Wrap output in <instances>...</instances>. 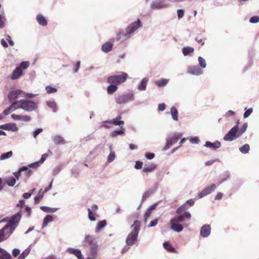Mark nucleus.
Wrapping results in <instances>:
<instances>
[{
    "instance_id": "51",
    "label": "nucleus",
    "mask_w": 259,
    "mask_h": 259,
    "mask_svg": "<svg viewBox=\"0 0 259 259\" xmlns=\"http://www.w3.org/2000/svg\"><path fill=\"white\" fill-rule=\"evenodd\" d=\"M30 249L29 248H26L22 253L19 255L18 259H25V257L29 254Z\"/></svg>"
},
{
    "instance_id": "1",
    "label": "nucleus",
    "mask_w": 259,
    "mask_h": 259,
    "mask_svg": "<svg viewBox=\"0 0 259 259\" xmlns=\"http://www.w3.org/2000/svg\"><path fill=\"white\" fill-rule=\"evenodd\" d=\"M13 92H19L16 97L18 109H22L28 112L37 110L38 102L31 99L35 96V94L28 93L20 89L14 90Z\"/></svg>"
},
{
    "instance_id": "61",
    "label": "nucleus",
    "mask_w": 259,
    "mask_h": 259,
    "mask_svg": "<svg viewBox=\"0 0 259 259\" xmlns=\"http://www.w3.org/2000/svg\"><path fill=\"white\" fill-rule=\"evenodd\" d=\"M143 163L140 161L135 162V168L137 169H140L142 168Z\"/></svg>"
},
{
    "instance_id": "41",
    "label": "nucleus",
    "mask_w": 259,
    "mask_h": 259,
    "mask_svg": "<svg viewBox=\"0 0 259 259\" xmlns=\"http://www.w3.org/2000/svg\"><path fill=\"white\" fill-rule=\"evenodd\" d=\"M168 82V79H161L156 81L155 83L158 87H162L166 85Z\"/></svg>"
},
{
    "instance_id": "64",
    "label": "nucleus",
    "mask_w": 259,
    "mask_h": 259,
    "mask_svg": "<svg viewBox=\"0 0 259 259\" xmlns=\"http://www.w3.org/2000/svg\"><path fill=\"white\" fill-rule=\"evenodd\" d=\"M48 155L47 153L43 154L41 155V157L40 158V159L39 160V162L40 164H42L47 159L48 157Z\"/></svg>"
},
{
    "instance_id": "52",
    "label": "nucleus",
    "mask_w": 259,
    "mask_h": 259,
    "mask_svg": "<svg viewBox=\"0 0 259 259\" xmlns=\"http://www.w3.org/2000/svg\"><path fill=\"white\" fill-rule=\"evenodd\" d=\"M247 128V123H244L241 128L240 130H238V136H239V137H240L243 134H244L246 132Z\"/></svg>"
},
{
    "instance_id": "33",
    "label": "nucleus",
    "mask_w": 259,
    "mask_h": 259,
    "mask_svg": "<svg viewBox=\"0 0 259 259\" xmlns=\"http://www.w3.org/2000/svg\"><path fill=\"white\" fill-rule=\"evenodd\" d=\"M46 104L48 107L51 108L54 112L57 111V104L54 99L47 101Z\"/></svg>"
},
{
    "instance_id": "16",
    "label": "nucleus",
    "mask_w": 259,
    "mask_h": 259,
    "mask_svg": "<svg viewBox=\"0 0 259 259\" xmlns=\"http://www.w3.org/2000/svg\"><path fill=\"white\" fill-rule=\"evenodd\" d=\"M121 116L119 115L116 117L111 120H105V122L114 125H118L120 127L122 128L124 124V122L123 120H121Z\"/></svg>"
},
{
    "instance_id": "36",
    "label": "nucleus",
    "mask_w": 259,
    "mask_h": 259,
    "mask_svg": "<svg viewBox=\"0 0 259 259\" xmlns=\"http://www.w3.org/2000/svg\"><path fill=\"white\" fill-rule=\"evenodd\" d=\"M107 225V222L106 220L99 221L95 228V232L98 233L102 229L104 228Z\"/></svg>"
},
{
    "instance_id": "7",
    "label": "nucleus",
    "mask_w": 259,
    "mask_h": 259,
    "mask_svg": "<svg viewBox=\"0 0 259 259\" xmlns=\"http://www.w3.org/2000/svg\"><path fill=\"white\" fill-rule=\"evenodd\" d=\"M149 0H145L147 3ZM169 5L165 0H154L150 5V8L151 10H161L167 8Z\"/></svg>"
},
{
    "instance_id": "54",
    "label": "nucleus",
    "mask_w": 259,
    "mask_h": 259,
    "mask_svg": "<svg viewBox=\"0 0 259 259\" xmlns=\"http://www.w3.org/2000/svg\"><path fill=\"white\" fill-rule=\"evenodd\" d=\"M46 91L48 94L55 93L57 92V89L51 86H47L46 87Z\"/></svg>"
},
{
    "instance_id": "58",
    "label": "nucleus",
    "mask_w": 259,
    "mask_h": 259,
    "mask_svg": "<svg viewBox=\"0 0 259 259\" xmlns=\"http://www.w3.org/2000/svg\"><path fill=\"white\" fill-rule=\"evenodd\" d=\"M29 65V62L28 61H23L21 63L20 66L19 67H20V68H23L24 69H26Z\"/></svg>"
},
{
    "instance_id": "63",
    "label": "nucleus",
    "mask_w": 259,
    "mask_h": 259,
    "mask_svg": "<svg viewBox=\"0 0 259 259\" xmlns=\"http://www.w3.org/2000/svg\"><path fill=\"white\" fill-rule=\"evenodd\" d=\"M5 18L0 14V28H3L5 26Z\"/></svg>"
},
{
    "instance_id": "6",
    "label": "nucleus",
    "mask_w": 259,
    "mask_h": 259,
    "mask_svg": "<svg viewBox=\"0 0 259 259\" xmlns=\"http://www.w3.org/2000/svg\"><path fill=\"white\" fill-rule=\"evenodd\" d=\"M127 74L121 72L120 75H112L108 77L107 82L110 84H120L125 81L127 78Z\"/></svg>"
},
{
    "instance_id": "31",
    "label": "nucleus",
    "mask_w": 259,
    "mask_h": 259,
    "mask_svg": "<svg viewBox=\"0 0 259 259\" xmlns=\"http://www.w3.org/2000/svg\"><path fill=\"white\" fill-rule=\"evenodd\" d=\"M36 20L38 23L42 26H46L47 25V21L46 18L40 14L36 16Z\"/></svg>"
},
{
    "instance_id": "17",
    "label": "nucleus",
    "mask_w": 259,
    "mask_h": 259,
    "mask_svg": "<svg viewBox=\"0 0 259 259\" xmlns=\"http://www.w3.org/2000/svg\"><path fill=\"white\" fill-rule=\"evenodd\" d=\"M1 230H3V232L4 233V237L5 239H7L13 233L15 230V228L7 224Z\"/></svg>"
},
{
    "instance_id": "12",
    "label": "nucleus",
    "mask_w": 259,
    "mask_h": 259,
    "mask_svg": "<svg viewBox=\"0 0 259 259\" xmlns=\"http://www.w3.org/2000/svg\"><path fill=\"white\" fill-rule=\"evenodd\" d=\"M181 134H175L174 136L170 137L166 140V143L164 147L163 148V151H166L168 150L173 144L176 143L178 139L181 137Z\"/></svg>"
},
{
    "instance_id": "27",
    "label": "nucleus",
    "mask_w": 259,
    "mask_h": 259,
    "mask_svg": "<svg viewBox=\"0 0 259 259\" xmlns=\"http://www.w3.org/2000/svg\"><path fill=\"white\" fill-rule=\"evenodd\" d=\"M113 41L114 39H111L110 41L106 42L105 44H104L102 46V51L105 53H108L111 51L112 49V41Z\"/></svg>"
},
{
    "instance_id": "15",
    "label": "nucleus",
    "mask_w": 259,
    "mask_h": 259,
    "mask_svg": "<svg viewBox=\"0 0 259 259\" xmlns=\"http://www.w3.org/2000/svg\"><path fill=\"white\" fill-rule=\"evenodd\" d=\"M21 217V212H18L14 215H13L8 223L12 227H14V228H16Z\"/></svg>"
},
{
    "instance_id": "4",
    "label": "nucleus",
    "mask_w": 259,
    "mask_h": 259,
    "mask_svg": "<svg viewBox=\"0 0 259 259\" xmlns=\"http://www.w3.org/2000/svg\"><path fill=\"white\" fill-rule=\"evenodd\" d=\"M18 94L19 92L17 93V92H13V90L10 91L9 93L8 98L11 105L4 110L3 113L4 115H7L16 110L18 109L16 100V96L18 95Z\"/></svg>"
},
{
    "instance_id": "45",
    "label": "nucleus",
    "mask_w": 259,
    "mask_h": 259,
    "mask_svg": "<svg viewBox=\"0 0 259 259\" xmlns=\"http://www.w3.org/2000/svg\"><path fill=\"white\" fill-rule=\"evenodd\" d=\"M249 150L250 146L247 144H245L239 148L240 151L243 154L247 153L249 152Z\"/></svg>"
},
{
    "instance_id": "29",
    "label": "nucleus",
    "mask_w": 259,
    "mask_h": 259,
    "mask_svg": "<svg viewBox=\"0 0 259 259\" xmlns=\"http://www.w3.org/2000/svg\"><path fill=\"white\" fill-rule=\"evenodd\" d=\"M22 74V71L20 67H16L12 72L11 78L12 80L18 79Z\"/></svg>"
},
{
    "instance_id": "42",
    "label": "nucleus",
    "mask_w": 259,
    "mask_h": 259,
    "mask_svg": "<svg viewBox=\"0 0 259 259\" xmlns=\"http://www.w3.org/2000/svg\"><path fill=\"white\" fill-rule=\"evenodd\" d=\"M124 130L123 129L115 130V131H113L110 134V136L111 137L114 138V137H116L119 135H122L124 134Z\"/></svg>"
},
{
    "instance_id": "30",
    "label": "nucleus",
    "mask_w": 259,
    "mask_h": 259,
    "mask_svg": "<svg viewBox=\"0 0 259 259\" xmlns=\"http://www.w3.org/2000/svg\"><path fill=\"white\" fill-rule=\"evenodd\" d=\"M157 188V185L155 186L154 188H151L146 191L143 195L142 198V201H144L147 198H148L151 195L153 194L155 191H156V189Z\"/></svg>"
},
{
    "instance_id": "38",
    "label": "nucleus",
    "mask_w": 259,
    "mask_h": 259,
    "mask_svg": "<svg viewBox=\"0 0 259 259\" xmlns=\"http://www.w3.org/2000/svg\"><path fill=\"white\" fill-rule=\"evenodd\" d=\"M11 254L5 250L0 248V259H10Z\"/></svg>"
},
{
    "instance_id": "53",
    "label": "nucleus",
    "mask_w": 259,
    "mask_h": 259,
    "mask_svg": "<svg viewBox=\"0 0 259 259\" xmlns=\"http://www.w3.org/2000/svg\"><path fill=\"white\" fill-rule=\"evenodd\" d=\"M44 192L42 191V189H40L39 192L37 196H36L34 197V201L35 203H37L38 201H40L43 197L44 195Z\"/></svg>"
},
{
    "instance_id": "32",
    "label": "nucleus",
    "mask_w": 259,
    "mask_h": 259,
    "mask_svg": "<svg viewBox=\"0 0 259 259\" xmlns=\"http://www.w3.org/2000/svg\"><path fill=\"white\" fill-rule=\"evenodd\" d=\"M170 113L171 116V118L173 120L178 121L179 120L178 118V111L177 108L175 106H172L170 108Z\"/></svg>"
},
{
    "instance_id": "43",
    "label": "nucleus",
    "mask_w": 259,
    "mask_h": 259,
    "mask_svg": "<svg viewBox=\"0 0 259 259\" xmlns=\"http://www.w3.org/2000/svg\"><path fill=\"white\" fill-rule=\"evenodd\" d=\"M27 169V166H23L20 167L17 171L14 172L13 174L15 177V178L16 179V180H19V178L20 176V174L22 171H23L24 170H26Z\"/></svg>"
},
{
    "instance_id": "24",
    "label": "nucleus",
    "mask_w": 259,
    "mask_h": 259,
    "mask_svg": "<svg viewBox=\"0 0 259 259\" xmlns=\"http://www.w3.org/2000/svg\"><path fill=\"white\" fill-rule=\"evenodd\" d=\"M11 118L15 120L24 121L29 122L31 120V118L27 115H20L16 114H12Z\"/></svg>"
},
{
    "instance_id": "21",
    "label": "nucleus",
    "mask_w": 259,
    "mask_h": 259,
    "mask_svg": "<svg viewBox=\"0 0 259 259\" xmlns=\"http://www.w3.org/2000/svg\"><path fill=\"white\" fill-rule=\"evenodd\" d=\"M157 204L155 203L149 206L145 211V213L144 215V219L143 221L146 224L148 221V218L150 217V216L151 215L153 211L156 208Z\"/></svg>"
},
{
    "instance_id": "14",
    "label": "nucleus",
    "mask_w": 259,
    "mask_h": 259,
    "mask_svg": "<svg viewBox=\"0 0 259 259\" xmlns=\"http://www.w3.org/2000/svg\"><path fill=\"white\" fill-rule=\"evenodd\" d=\"M195 203L194 199H189L187 200L184 204L178 207L176 210V213L178 214H181L184 210L189 209L190 207L192 206Z\"/></svg>"
},
{
    "instance_id": "49",
    "label": "nucleus",
    "mask_w": 259,
    "mask_h": 259,
    "mask_svg": "<svg viewBox=\"0 0 259 259\" xmlns=\"http://www.w3.org/2000/svg\"><path fill=\"white\" fill-rule=\"evenodd\" d=\"M117 89V87L114 84H111L107 88V92L109 94H112Z\"/></svg>"
},
{
    "instance_id": "34",
    "label": "nucleus",
    "mask_w": 259,
    "mask_h": 259,
    "mask_svg": "<svg viewBox=\"0 0 259 259\" xmlns=\"http://www.w3.org/2000/svg\"><path fill=\"white\" fill-rule=\"evenodd\" d=\"M110 153L107 157V162L111 163L114 161L115 158V154L112 150V147L111 145L109 146Z\"/></svg>"
},
{
    "instance_id": "18",
    "label": "nucleus",
    "mask_w": 259,
    "mask_h": 259,
    "mask_svg": "<svg viewBox=\"0 0 259 259\" xmlns=\"http://www.w3.org/2000/svg\"><path fill=\"white\" fill-rule=\"evenodd\" d=\"M211 232V228L210 225L205 224L200 229V235L203 238L208 237Z\"/></svg>"
},
{
    "instance_id": "40",
    "label": "nucleus",
    "mask_w": 259,
    "mask_h": 259,
    "mask_svg": "<svg viewBox=\"0 0 259 259\" xmlns=\"http://www.w3.org/2000/svg\"><path fill=\"white\" fill-rule=\"evenodd\" d=\"M194 49L193 48L190 47H184L182 49V53L183 54L186 56L187 55H189L190 54L193 53L194 52Z\"/></svg>"
},
{
    "instance_id": "26",
    "label": "nucleus",
    "mask_w": 259,
    "mask_h": 259,
    "mask_svg": "<svg viewBox=\"0 0 259 259\" xmlns=\"http://www.w3.org/2000/svg\"><path fill=\"white\" fill-rule=\"evenodd\" d=\"M148 81L149 78L147 77H144L143 78L137 86L138 90L140 91H145Z\"/></svg>"
},
{
    "instance_id": "8",
    "label": "nucleus",
    "mask_w": 259,
    "mask_h": 259,
    "mask_svg": "<svg viewBox=\"0 0 259 259\" xmlns=\"http://www.w3.org/2000/svg\"><path fill=\"white\" fill-rule=\"evenodd\" d=\"M134 100V95L132 93L120 95L115 98V101L118 104H124Z\"/></svg>"
},
{
    "instance_id": "5",
    "label": "nucleus",
    "mask_w": 259,
    "mask_h": 259,
    "mask_svg": "<svg viewBox=\"0 0 259 259\" xmlns=\"http://www.w3.org/2000/svg\"><path fill=\"white\" fill-rule=\"evenodd\" d=\"M142 27V24L140 19H138L136 21L130 24L125 29V33L124 37L125 39L131 37V35L135 33L139 28Z\"/></svg>"
},
{
    "instance_id": "59",
    "label": "nucleus",
    "mask_w": 259,
    "mask_h": 259,
    "mask_svg": "<svg viewBox=\"0 0 259 259\" xmlns=\"http://www.w3.org/2000/svg\"><path fill=\"white\" fill-rule=\"evenodd\" d=\"M158 219H156L150 222V224L148 225V227L151 228L156 226L158 223Z\"/></svg>"
},
{
    "instance_id": "22",
    "label": "nucleus",
    "mask_w": 259,
    "mask_h": 259,
    "mask_svg": "<svg viewBox=\"0 0 259 259\" xmlns=\"http://www.w3.org/2000/svg\"><path fill=\"white\" fill-rule=\"evenodd\" d=\"M157 204L155 203L149 206L145 211V213L144 215V219L143 221L146 224L148 221V218L150 217V216L151 215L153 211L156 208Z\"/></svg>"
},
{
    "instance_id": "37",
    "label": "nucleus",
    "mask_w": 259,
    "mask_h": 259,
    "mask_svg": "<svg viewBox=\"0 0 259 259\" xmlns=\"http://www.w3.org/2000/svg\"><path fill=\"white\" fill-rule=\"evenodd\" d=\"M53 141L57 145L64 144L65 143L64 139L59 135H56L54 137Z\"/></svg>"
},
{
    "instance_id": "20",
    "label": "nucleus",
    "mask_w": 259,
    "mask_h": 259,
    "mask_svg": "<svg viewBox=\"0 0 259 259\" xmlns=\"http://www.w3.org/2000/svg\"><path fill=\"white\" fill-rule=\"evenodd\" d=\"M157 204L155 203L149 206L145 211V213L144 215V219L143 221L146 224L148 221V218L150 217V216L151 215L153 211L156 208Z\"/></svg>"
},
{
    "instance_id": "46",
    "label": "nucleus",
    "mask_w": 259,
    "mask_h": 259,
    "mask_svg": "<svg viewBox=\"0 0 259 259\" xmlns=\"http://www.w3.org/2000/svg\"><path fill=\"white\" fill-rule=\"evenodd\" d=\"M156 168V165L154 164H152L150 165L145 167L143 168V171L145 173H149Z\"/></svg>"
},
{
    "instance_id": "60",
    "label": "nucleus",
    "mask_w": 259,
    "mask_h": 259,
    "mask_svg": "<svg viewBox=\"0 0 259 259\" xmlns=\"http://www.w3.org/2000/svg\"><path fill=\"white\" fill-rule=\"evenodd\" d=\"M88 212H89V215H89V219L91 221H96V218L94 216L93 214L92 213V210L90 208H88Z\"/></svg>"
},
{
    "instance_id": "39",
    "label": "nucleus",
    "mask_w": 259,
    "mask_h": 259,
    "mask_svg": "<svg viewBox=\"0 0 259 259\" xmlns=\"http://www.w3.org/2000/svg\"><path fill=\"white\" fill-rule=\"evenodd\" d=\"M40 209L41 210H42L46 212H48V213H49V212L54 213L58 210V208H55V207L53 208V207H48V206H40Z\"/></svg>"
},
{
    "instance_id": "35",
    "label": "nucleus",
    "mask_w": 259,
    "mask_h": 259,
    "mask_svg": "<svg viewBox=\"0 0 259 259\" xmlns=\"http://www.w3.org/2000/svg\"><path fill=\"white\" fill-rule=\"evenodd\" d=\"M54 220L53 217L51 215H46L43 220V223L42 225V228H44L47 227L48 223L53 222Z\"/></svg>"
},
{
    "instance_id": "50",
    "label": "nucleus",
    "mask_w": 259,
    "mask_h": 259,
    "mask_svg": "<svg viewBox=\"0 0 259 259\" xmlns=\"http://www.w3.org/2000/svg\"><path fill=\"white\" fill-rule=\"evenodd\" d=\"M16 182V179L14 177H10L6 180V183L9 186L13 187L14 186Z\"/></svg>"
},
{
    "instance_id": "44",
    "label": "nucleus",
    "mask_w": 259,
    "mask_h": 259,
    "mask_svg": "<svg viewBox=\"0 0 259 259\" xmlns=\"http://www.w3.org/2000/svg\"><path fill=\"white\" fill-rule=\"evenodd\" d=\"M164 248L166 250L171 252L175 251V249L169 244L168 242H164L163 244Z\"/></svg>"
},
{
    "instance_id": "23",
    "label": "nucleus",
    "mask_w": 259,
    "mask_h": 259,
    "mask_svg": "<svg viewBox=\"0 0 259 259\" xmlns=\"http://www.w3.org/2000/svg\"><path fill=\"white\" fill-rule=\"evenodd\" d=\"M67 251L70 254H74L78 259H83V256L79 249L68 248Z\"/></svg>"
},
{
    "instance_id": "47",
    "label": "nucleus",
    "mask_w": 259,
    "mask_h": 259,
    "mask_svg": "<svg viewBox=\"0 0 259 259\" xmlns=\"http://www.w3.org/2000/svg\"><path fill=\"white\" fill-rule=\"evenodd\" d=\"M13 155L12 151L2 154L0 156V160H4L10 158Z\"/></svg>"
},
{
    "instance_id": "28",
    "label": "nucleus",
    "mask_w": 259,
    "mask_h": 259,
    "mask_svg": "<svg viewBox=\"0 0 259 259\" xmlns=\"http://www.w3.org/2000/svg\"><path fill=\"white\" fill-rule=\"evenodd\" d=\"M90 247V256L92 257L95 258L98 252V243L92 245Z\"/></svg>"
},
{
    "instance_id": "9",
    "label": "nucleus",
    "mask_w": 259,
    "mask_h": 259,
    "mask_svg": "<svg viewBox=\"0 0 259 259\" xmlns=\"http://www.w3.org/2000/svg\"><path fill=\"white\" fill-rule=\"evenodd\" d=\"M238 126L237 125L233 126L224 137V141H232L239 137V136H238Z\"/></svg>"
},
{
    "instance_id": "25",
    "label": "nucleus",
    "mask_w": 259,
    "mask_h": 259,
    "mask_svg": "<svg viewBox=\"0 0 259 259\" xmlns=\"http://www.w3.org/2000/svg\"><path fill=\"white\" fill-rule=\"evenodd\" d=\"M204 146L207 148L215 150L221 147V143L219 141H216L213 143H211L209 141H206Z\"/></svg>"
},
{
    "instance_id": "62",
    "label": "nucleus",
    "mask_w": 259,
    "mask_h": 259,
    "mask_svg": "<svg viewBox=\"0 0 259 259\" xmlns=\"http://www.w3.org/2000/svg\"><path fill=\"white\" fill-rule=\"evenodd\" d=\"M42 131V129L41 128H37L36 130H35L33 132V137L34 138H36V137H37V136L40 133H41Z\"/></svg>"
},
{
    "instance_id": "3",
    "label": "nucleus",
    "mask_w": 259,
    "mask_h": 259,
    "mask_svg": "<svg viewBox=\"0 0 259 259\" xmlns=\"http://www.w3.org/2000/svg\"><path fill=\"white\" fill-rule=\"evenodd\" d=\"M132 231L127 235L126 238V244L127 246H132L137 241L138 236L140 231V222L135 221L131 226Z\"/></svg>"
},
{
    "instance_id": "55",
    "label": "nucleus",
    "mask_w": 259,
    "mask_h": 259,
    "mask_svg": "<svg viewBox=\"0 0 259 259\" xmlns=\"http://www.w3.org/2000/svg\"><path fill=\"white\" fill-rule=\"evenodd\" d=\"M249 22L252 24H255L259 22V16H254L249 19Z\"/></svg>"
},
{
    "instance_id": "48",
    "label": "nucleus",
    "mask_w": 259,
    "mask_h": 259,
    "mask_svg": "<svg viewBox=\"0 0 259 259\" xmlns=\"http://www.w3.org/2000/svg\"><path fill=\"white\" fill-rule=\"evenodd\" d=\"M198 61L199 65V67L202 68H205L206 67V63L205 60L202 57L199 56L198 58Z\"/></svg>"
},
{
    "instance_id": "57",
    "label": "nucleus",
    "mask_w": 259,
    "mask_h": 259,
    "mask_svg": "<svg viewBox=\"0 0 259 259\" xmlns=\"http://www.w3.org/2000/svg\"><path fill=\"white\" fill-rule=\"evenodd\" d=\"M253 111V109L252 108H250L245 110L243 116L244 118H247L251 114Z\"/></svg>"
},
{
    "instance_id": "56",
    "label": "nucleus",
    "mask_w": 259,
    "mask_h": 259,
    "mask_svg": "<svg viewBox=\"0 0 259 259\" xmlns=\"http://www.w3.org/2000/svg\"><path fill=\"white\" fill-rule=\"evenodd\" d=\"M190 141L192 144H198L200 143V140L198 137H191L190 139Z\"/></svg>"
},
{
    "instance_id": "19",
    "label": "nucleus",
    "mask_w": 259,
    "mask_h": 259,
    "mask_svg": "<svg viewBox=\"0 0 259 259\" xmlns=\"http://www.w3.org/2000/svg\"><path fill=\"white\" fill-rule=\"evenodd\" d=\"M0 128L8 130L12 132H17L18 128L15 123H10L0 125Z\"/></svg>"
},
{
    "instance_id": "2",
    "label": "nucleus",
    "mask_w": 259,
    "mask_h": 259,
    "mask_svg": "<svg viewBox=\"0 0 259 259\" xmlns=\"http://www.w3.org/2000/svg\"><path fill=\"white\" fill-rule=\"evenodd\" d=\"M191 217V213L188 211L175 217L170 221L171 229L176 232H181L183 230V227L180 223L185 220H189Z\"/></svg>"
},
{
    "instance_id": "13",
    "label": "nucleus",
    "mask_w": 259,
    "mask_h": 259,
    "mask_svg": "<svg viewBox=\"0 0 259 259\" xmlns=\"http://www.w3.org/2000/svg\"><path fill=\"white\" fill-rule=\"evenodd\" d=\"M187 73L191 75L199 76L203 73L202 69L197 65H190L187 67Z\"/></svg>"
},
{
    "instance_id": "10",
    "label": "nucleus",
    "mask_w": 259,
    "mask_h": 259,
    "mask_svg": "<svg viewBox=\"0 0 259 259\" xmlns=\"http://www.w3.org/2000/svg\"><path fill=\"white\" fill-rule=\"evenodd\" d=\"M97 241H96V237L94 235H91L89 234H85L84 238L82 241V246L84 248H87L88 247L93 245L96 243Z\"/></svg>"
},
{
    "instance_id": "11",
    "label": "nucleus",
    "mask_w": 259,
    "mask_h": 259,
    "mask_svg": "<svg viewBox=\"0 0 259 259\" xmlns=\"http://www.w3.org/2000/svg\"><path fill=\"white\" fill-rule=\"evenodd\" d=\"M216 188L217 186L214 184H212L210 186L206 187L198 194V196H197V199H200L204 197V196L208 195V194L213 192L216 189Z\"/></svg>"
}]
</instances>
